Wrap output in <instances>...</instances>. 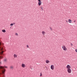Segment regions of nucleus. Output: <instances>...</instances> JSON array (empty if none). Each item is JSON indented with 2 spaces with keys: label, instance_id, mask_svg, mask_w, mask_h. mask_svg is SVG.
<instances>
[{
  "label": "nucleus",
  "instance_id": "f257e3e1",
  "mask_svg": "<svg viewBox=\"0 0 77 77\" xmlns=\"http://www.w3.org/2000/svg\"><path fill=\"white\" fill-rule=\"evenodd\" d=\"M2 45V43L0 42V59H2L3 58V57L1 56V55L3 54V52L4 51H3V47H1V45Z\"/></svg>",
  "mask_w": 77,
  "mask_h": 77
},
{
  "label": "nucleus",
  "instance_id": "6e6552de",
  "mask_svg": "<svg viewBox=\"0 0 77 77\" xmlns=\"http://www.w3.org/2000/svg\"><path fill=\"white\" fill-rule=\"evenodd\" d=\"M45 62L46 63H47V64L49 63H50V61H49L48 60H46Z\"/></svg>",
  "mask_w": 77,
  "mask_h": 77
},
{
  "label": "nucleus",
  "instance_id": "39448f33",
  "mask_svg": "<svg viewBox=\"0 0 77 77\" xmlns=\"http://www.w3.org/2000/svg\"><path fill=\"white\" fill-rule=\"evenodd\" d=\"M38 6H40L42 5V2L41 1V0H38Z\"/></svg>",
  "mask_w": 77,
  "mask_h": 77
},
{
  "label": "nucleus",
  "instance_id": "412c9836",
  "mask_svg": "<svg viewBox=\"0 0 77 77\" xmlns=\"http://www.w3.org/2000/svg\"><path fill=\"white\" fill-rule=\"evenodd\" d=\"M10 68H13V66H11L10 67Z\"/></svg>",
  "mask_w": 77,
  "mask_h": 77
},
{
  "label": "nucleus",
  "instance_id": "4468645a",
  "mask_svg": "<svg viewBox=\"0 0 77 77\" xmlns=\"http://www.w3.org/2000/svg\"><path fill=\"white\" fill-rule=\"evenodd\" d=\"M15 35L16 36H18V33H15Z\"/></svg>",
  "mask_w": 77,
  "mask_h": 77
},
{
  "label": "nucleus",
  "instance_id": "a211bd4d",
  "mask_svg": "<svg viewBox=\"0 0 77 77\" xmlns=\"http://www.w3.org/2000/svg\"><path fill=\"white\" fill-rule=\"evenodd\" d=\"M26 47H27V48H29V46L28 45H26Z\"/></svg>",
  "mask_w": 77,
  "mask_h": 77
},
{
  "label": "nucleus",
  "instance_id": "aec40b11",
  "mask_svg": "<svg viewBox=\"0 0 77 77\" xmlns=\"http://www.w3.org/2000/svg\"><path fill=\"white\" fill-rule=\"evenodd\" d=\"M70 45H71V46H72V45H73V44L72 43H71Z\"/></svg>",
  "mask_w": 77,
  "mask_h": 77
},
{
  "label": "nucleus",
  "instance_id": "ddd939ff",
  "mask_svg": "<svg viewBox=\"0 0 77 77\" xmlns=\"http://www.w3.org/2000/svg\"><path fill=\"white\" fill-rule=\"evenodd\" d=\"M15 23H11L10 24V26H13V25H15Z\"/></svg>",
  "mask_w": 77,
  "mask_h": 77
},
{
  "label": "nucleus",
  "instance_id": "423d86ee",
  "mask_svg": "<svg viewBox=\"0 0 77 77\" xmlns=\"http://www.w3.org/2000/svg\"><path fill=\"white\" fill-rule=\"evenodd\" d=\"M51 68L52 70H53L54 69V66L53 65H51Z\"/></svg>",
  "mask_w": 77,
  "mask_h": 77
},
{
  "label": "nucleus",
  "instance_id": "9d476101",
  "mask_svg": "<svg viewBox=\"0 0 77 77\" xmlns=\"http://www.w3.org/2000/svg\"><path fill=\"white\" fill-rule=\"evenodd\" d=\"M14 58H16V57H17V55L16 54H14Z\"/></svg>",
  "mask_w": 77,
  "mask_h": 77
},
{
  "label": "nucleus",
  "instance_id": "2eb2a0df",
  "mask_svg": "<svg viewBox=\"0 0 77 77\" xmlns=\"http://www.w3.org/2000/svg\"><path fill=\"white\" fill-rule=\"evenodd\" d=\"M41 9H42V11H43L44 10V9L43 8V7H41Z\"/></svg>",
  "mask_w": 77,
  "mask_h": 77
},
{
  "label": "nucleus",
  "instance_id": "9b49d317",
  "mask_svg": "<svg viewBox=\"0 0 77 77\" xmlns=\"http://www.w3.org/2000/svg\"><path fill=\"white\" fill-rule=\"evenodd\" d=\"M68 22L69 23H71V20L70 19H69L68 20Z\"/></svg>",
  "mask_w": 77,
  "mask_h": 77
},
{
  "label": "nucleus",
  "instance_id": "0eeeda50",
  "mask_svg": "<svg viewBox=\"0 0 77 77\" xmlns=\"http://www.w3.org/2000/svg\"><path fill=\"white\" fill-rule=\"evenodd\" d=\"M22 68H25L26 67V65L24 64H22Z\"/></svg>",
  "mask_w": 77,
  "mask_h": 77
},
{
  "label": "nucleus",
  "instance_id": "4be33fe9",
  "mask_svg": "<svg viewBox=\"0 0 77 77\" xmlns=\"http://www.w3.org/2000/svg\"><path fill=\"white\" fill-rule=\"evenodd\" d=\"M50 29H51V30H52V28L50 27Z\"/></svg>",
  "mask_w": 77,
  "mask_h": 77
},
{
  "label": "nucleus",
  "instance_id": "dca6fc26",
  "mask_svg": "<svg viewBox=\"0 0 77 77\" xmlns=\"http://www.w3.org/2000/svg\"><path fill=\"white\" fill-rule=\"evenodd\" d=\"M42 73H40V77H42Z\"/></svg>",
  "mask_w": 77,
  "mask_h": 77
},
{
  "label": "nucleus",
  "instance_id": "f03ea898",
  "mask_svg": "<svg viewBox=\"0 0 77 77\" xmlns=\"http://www.w3.org/2000/svg\"><path fill=\"white\" fill-rule=\"evenodd\" d=\"M5 68H8V67L7 66H5L4 67H3L2 66H0V69H1L3 74H5V71H6V69H4ZM1 74V73H0V75Z\"/></svg>",
  "mask_w": 77,
  "mask_h": 77
},
{
  "label": "nucleus",
  "instance_id": "f8f14e48",
  "mask_svg": "<svg viewBox=\"0 0 77 77\" xmlns=\"http://www.w3.org/2000/svg\"><path fill=\"white\" fill-rule=\"evenodd\" d=\"M2 32H3V33H5V32H6V30L5 29L2 30Z\"/></svg>",
  "mask_w": 77,
  "mask_h": 77
},
{
  "label": "nucleus",
  "instance_id": "f3484780",
  "mask_svg": "<svg viewBox=\"0 0 77 77\" xmlns=\"http://www.w3.org/2000/svg\"><path fill=\"white\" fill-rule=\"evenodd\" d=\"M7 59H4V61L5 62H7Z\"/></svg>",
  "mask_w": 77,
  "mask_h": 77
},
{
  "label": "nucleus",
  "instance_id": "393cba45",
  "mask_svg": "<svg viewBox=\"0 0 77 77\" xmlns=\"http://www.w3.org/2000/svg\"><path fill=\"white\" fill-rule=\"evenodd\" d=\"M0 63H1V62H0Z\"/></svg>",
  "mask_w": 77,
  "mask_h": 77
},
{
  "label": "nucleus",
  "instance_id": "5701e85b",
  "mask_svg": "<svg viewBox=\"0 0 77 77\" xmlns=\"http://www.w3.org/2000/svg\"><path fill=\"white\" fill-rule=\"evenodd\" d=\"M74 23H75V21H74Z\"/></svg>",
  "mask_w": 77,
  "mask_h": 77
},
{
  "label": "nucleus",
  "instance_id": "6ab92c4d",
  "mask_svg": "<svg viewBox=\"0 0 77 77\" xmlns=\"http://www.w3.org/2000/svg\"><path fill=\"white\" fill-rule=\"evenodd\" d=\"M75 51L77 53V49H75Z\"/></svg>",
  "mask_w": 77,
  "mask_h": 77
},
{
  "label": "nucleus",
  "instance_id": "1a4fd4ad",
  "mask_svg": "<svg viewBox=\"0 0 77 77\" xmlns=\"http://www.w3.org/2000/svg\"><path fill=\"white\" fill-rule=\"evenodd\" d=\"M42 33L43 35H45L46 33V32H45V31H42Z\"/></svg>",
  "mask_w": 77,
  "mask_h": 77
},
{
  "label": "nucleus",
  "instance_id": "20e7f679",
  "mask_svg": "<svg viewBox=\"0 0 77 77\" xmlns=\"http://www.w3.org/2000/svg\"><path fill=\"white\" fill-rule=\"evenodd\" d=\"M62 48H63V50L64 51H67V48H66V47L65 46V45H63L62 46Z\"/></svg>",
  "mask_w": 77,
  "mask_h": 77
},
{
  "label": "nucleus",
  "instance_id": "b1692460",
  "mask_svg": "<svg viewBox=\"0 0 77 77\" xmlns=\"http://www.w3.org/2000/svg\"><path fill=\"white\" fill-rule=\"evenodd\" d=\"M66 22H67V23H68V21L66 20Z\"/></svg>",
  "mask_w": 77,
  "mask_h": 77
},
{
  "label": "nucleus",
  "instance_id": "7ed1b4c3",
  "mask_svg": "<svg viewBox=\"0 0 77 77\" xmlns=\"http://www.w3.org/2000/svg\"><path fill=\"white\" fill-rule=\"evenodd\" d=\"M66 68L67 69V71L68 73H69V74L71 73V72H72L71 69V66L70 65H68L66 66Z\"/></svg>",
  "mask_w": 77,
  "mask_h": 77
}]
</instances>
